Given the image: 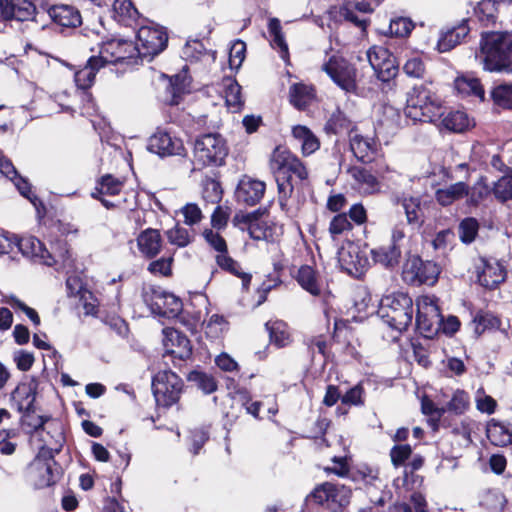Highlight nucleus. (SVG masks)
Segmentation results:
<instances>
[{
    "label": "nucleus",
    "mask_w": 512,
    "mask_h": 512,
    "mask_svg": "<svg viewBox=\"0 0 512 512\" xmlns=\"http://www.w3.org/2000/svg\"><path fill=\"white\" fill-rule=\"evenodd\" d=\"M246 45L242 41H236L229 53V63L231 67H239L245 58Z\"/></svg>",
    "instance_id": "338daca9"
},
{
    "label": "nucleus",
    "mask_w": 512,
    "mask_h": 512,
    "mask_svg": "<svg viewBox=\"0 0 512 512\" xmlns=\"http://www.w3.org/2000/svg\"><path fill=\"white\" fill-rule=\"evenodd\" d=\"M173 259L169 258H160L151 262L148 266V270L153 274H159L162 276H168L171 274V264Z\"/></svg>",
    "instance_id": "774afa93"
},
{
    "label": "nucleus",
    "mask_w": 512,
    "mask_h": 512,
    "mask_svg": "<svg viewBox=\"0 0 512 512\" xmlns=\"http://www.w3.org/2000/svg\"><path fill=\"white\" fill-rule=\"evenodd\" d=\"M295 279L305 291L313 296H322L327 301L330 293H324L322 281L313 267L309 265L301 266L297 270Z\"/></svg>",
    "instance_id": "aec40b11"
},
{
    "label": "nucleus",
    "mask_w": 512,
    "mask_h": 512,
    "mask_svg": "<svg viewBox=\"0 0 512 512\" xmlns=\"http://www.w3.org/2000/svg\"><path fill=\"white\" fill-rule=\"evenodd\" d=\"M491 194V187L487 184L485 176H481L472 186L468 185V193L466 197V203L468 206L476 207L488 195Z\"/></svg>",
    "instance_id": "58836bf2"
},
{
    "label": "nucleus",
    "mask_w": 512,
    "mask_h": 512,
    "mask_svg": "<svg viewBox=\"0 0 512 512\" xmlns=\"http://www.w3.org/2000/svg\"><path fill=\"white\" fill-rule=\"evenodd\" d=\"M350 497L351 490L346 486L325 482L315 487L306 500L332 512H339L349 504Z\"/></svg>",
    "instance_id": "423d86ee"
},
{
    "label": "nucleus",
    "mask_w": 512,
    "mask_h": 512,
    "mask_svg": "<svg viewBox=\"0 0 512 512\" xmlns=\"http://www.w3.org/2000/svg\"><path fill=\"white\" fill-rule=\"evenodd\" d=\"M396 203H401L406 220L409 225L420 228L424 223V215L421 209V199L416 196H407L400 199L396 197Z\"/></svg>",
    "instance_id": "c85d7f7f"
},
{
    "label": "nucleus",
    "mask_w": 512,
    "mask_h": 512,
    "mask_svg": "<svg viewBox=\"0 0 512 512\" xmlns=\"http://www.w3.org/2000/svg\"><path fill=\"white\" fill-rule=\"evenodd\" d=\"M314 98L312 87L305 84H294L290 88V101L298 109H305Z\"/></svg>",
    "instance_id": "ea45409f"
},
{
    "label": "nucleus",
    "mask_w": 512,
    "mask_h": 512,
    "mask_svg": "<svg viewBox=\"0 0 512 512\" xmlns=\"http://www.w3.org/2000/svg\"><path fill=\"white\" fill-rule=\"evenodd\" d=\"M348 174L353 180V187L362 195H375L381 192L380 181L375 172L361 166H352L348 169Z\"/></svg>",
    "instance_id": "a211bd4d"
},
{
    "label": "nucleus",
    "mask_w": 512,
    "mask_h": 512,
    "mask_svg": "<svg viewBox=\"0 0 512 512\" xmlns=\"http://www.w3.org/2000/svg\"><path fill=\"white\" fill-rule=\"evenodd\" d=\"M499 5L498 0H481L475 7V14L482 22L492 21L496 16Z\"/></svg>",
    "instance_id": "8fccbe9b"
},
{
    "label": "nucleus",
    "mask_w": 512,
    "mask_h": 512,
    "mask_svg": "<svg viewBox=\"0 0 512 512\" xmlns=\"http://www.w3.org/2000/svg\"><path fill=\"white\" fill-rule=\"evenodd\" d=\"M338 261L341 268L354 277H359L369 264L365 253L353 242H348L339 249Z\"/></svg>",
    "instance_id": "4468645a"
},
{
    "label": "nucleus",
    "mask_w": 512,
    "mask_h": 512,
    "mask_svg": "<svg viewBox=\"0 0 512 512\" xmlns=\"http://www.w3.org/2000/svg\"><path fill=\"white\" fill-rule=\"evenodd\" d=\"M497 403L491 396L486 395L482 390L477 391L476 407L482 413L492 414L495 412Z\"/></svg>",
    "instance_id": "680f3d73"
},
{
    "label": "nucleus",
    "mask_w": 512,
    "mask_h": 512,
    "mask_svg": "<svg viewBox=\"0 0 512 512\" xmlns=\"http://www.w3.org/2000/svg\"><path fill=\"white\" fill-rule=\"evenodd\" d=\"M352 229V224L348 220L347 214L340 213L335 215L329 225V233L333 238L348 232Z\"/></svg>",
    "instance_id": "5fc2aeb1"
},
{
    "label": "nucleus",
    "mask_w": 512,
    "mask_h": 512,
    "mask_svg": "<svg viewBox=\"0 0 512 512\" xmlns=\"http://www.w3.org/2000/svg\"><path fill=\"white\" fill-rule=\"evenodd\" d=\"M51 19L58 25L75 28L82 22L79 11L69 5H55L49 9Z\"/></svg>",
    "instance_id": "bb28decb"
},
{
    "label": "nucleus",
    "mask_w": 512,
    "mask_h": 512,
    "mask_svg": "<svg viewBox=\"0 0 512 512\" xmlns=\"http://www.w3.org/2000/svg\"><path fill=\"white\" fill-rule=\"evenodd\" d=\"M220 87V92L225 98L226 105L234 112L238 111L243 104L240 85L235 79L226 77L222 80Z\"/></svg>",
    "instance_id": "72a5a7b5"
},
{
    "label": "nucleus",
    "mask_w": 512,
    "mask_h": 512,
    "mask_svg": "<svg viewBox=\"0 0 512 512\" xmlns=\"http://www.w3.org/2000/svg\"><path fill=\"white\" fill-rule=\"evenodd\" d=\"M491 194L499 203L512 201V167H507L505 174L493 183Z\"/></svg>",
    "instance_id": "e433bc0d"
},
{
    "label": "nucleus",
    "mask_w": 512,
    "mask_h": 512,
    "mask_svg": "<svg viewBox=\"0 0 512 512\" xmlns=\"http://www.w3.org/2000/svg\"><path fill=\"white\" fill-rule=\"evenodd\" d=\"M143 298L151 311L159 316L175 317L182 310L181 300L171 293L151 289V292H144Z\"/></svg>",
    "instance_id": "f8f14e48"
},
{
    "label": "nucleus",
    "mask_w": 512,
    "mask_h": 512,
    "mask_svg": "<svg viewBox=\"0 0 512 512\" xmlns=\"http://www.w3.org/2000/svg\"><path fill=\"white\" fill-rule=\"evenodd\" d=\"M486 434L489 441L495 446L512 444V426L492 419L488 422Z\"/></svg>",
    "instance_id": "c756f323"
},
{
    "label": "nucleus",
    "mask_w": 512,
    "mask_h": 512,
    "mask_svg": "<svg viewBox=\"0 0 512 512\" xmlns=\"http://www.w3.org/2000/svg\"><path fill=\"white\" fill-rule=\"evenodd\" d=\"M469 27L466 21H462L456 26L446 27L442 30L438 40V50L440 52H447L453 49L456 45L460 44L462 40L468 35Z\"/></svg>",
    "instance_id": "4be33fe9"
},
{
    "label": "nucleus",
    "mask_w": 512,
    "mask_h": 512,
    "mask_svg": "<svg viewBox=\"0 0 512 512\" xmlns=\"http://www.w3.org/2000/svg\"><path fill=\"white\" fill-rule=\"evenodd\" d=\"M479 223L473 217L463 219L458 227L460 240L463 243H471L478 234Z\"/></svg>",
    "instance_id": "de8ad7c7"
},
{
    "label": "nucleus",
    "mask_w": 512,
    "mask_h": 512,
    "mask_svg": "<svg viewBox=\"0 0 512 512\" xmlns=\"http://www.w3.org/2000/svg\"><path fill=\"white\" fill-rule=\"evenodd\" d=\"M137 246L141 254L147 258H154L162 247V237L157 229L148 228L137 237Z\"/></svg>",
    "instance_id": "5701e85b"
},
{
    "label": "nucleus",
    "mask_w": 512,
    "mask_h": 512,
    "mask_svg": "<svg viewBox=\"0 0 512 512\" xmlns=\"http://www.w3.org/2000/svg\"><path fill=\"white\" fill-rule=\"evenodd\" d=\"M188 380L194 383L205 394H210L217 389L215 379L206 373L193 371L188 375Z\"/></svg>",
    "instance_id": "49530a36"
},
{
    "label": "nucleus",
    "mask_w": 512,
    "mask_h": 512,
    "mask_svg": "<svg viewBox=\"0 0 512 512\" xmlns=\"http://www.w3.org/2000/svg\"><path fill=\"white\" fill-rule=\"evenodd\" d=\"M471 432L472 427L468 421H462L460 424L455 425L451 431L453 444L459 448H467L472 443Z\"/></svg>",
    "instance_id": "37998d69"
},
{
    "label": "nucleus",
    "mask_w": 512,
    "mask_h": 512,
    "mask_svg": "<svg viewBox=\"0 0 512 512\" xmlns=\"http://www.w3.org/2000/svg\"><path fill=\"white\" fill-rule=\"evenodd\" d=\"M234 221L244 222L251 238L254 240H266L272 238V228L264 221L257 219L253 214L236 215Z\"/></svg>",
    "instance_id": "cd10ccee"
},
{
    "label": "nucleus",
    "mask_w": 512,
    "mask_h": 512,
    "mask_svg": "<svg viewBox=\"0 0 512 512\" xmlns=\"http://www.w3.org/2000/svg\"><path fill=\"white\" fill-rule=\"evenodd\" d=\"M202 197L207 203L217 204L222 198L220 183L212 178H206L202 182Z\"/></svg>",
    "instance_id": "a18cd8bd"
},
{
    "label": "nucleus",
    "mask_w": 512,
    "mask_h": 512,
    "mask_svg": "<svg viewBox=\"0 0 512 512\" xmlns=\"http://www.w3.org/2000/svg\"><path fill=\"white\" fill-rule=\"evenodd\" d=\"M167 239L170 244L179 248L188 246L194 239V234L188 229L176 225L166 232Z\"/></svg>",
    "instance_id": "79ce46f5"
},
{
    "label": "nucleus",
    "mask_w": 512,
    "mask_h": 512,
    "mask_svg": "<svg viewBox=\"0 0 512 512\" xmlns=\"http://www.w3.org/2000/svg\"><path fill=\"white\" fill-rule=\"evenodd\" d=\"M270 169L275 175L280 193V203L283 207L282 199L293 191V178L300 182L307 180L308 170L295 155L281 147L274 149L270 158Z\"/></svg>",
    "instance_id": "f257e3e1"
},
{
    "label": "nucleus",
    "mask_w": 512,
    "mask_h": 512,
    "mask_svg": "<svg viewBox=\"0 0 512 512\" xmlns=\"http://www.w3.org/2000/svg\"><path fill=\"white\" fill-rule=\"evenodd\" d=\"M371 255L376 263L387 268L395 267L399 264L401 249L399 245H385L371 250Z\"/></svg>",
    "instance_id": "473e14b6"
},
{
    "label": "nucleus",
    "mask_w": 512,
    "mask_h": 512,
    "mask_svg": "<svg viewBox=\"0 0 512 512\" xmlns=\"http://www.w3.org/2000/svg\"><path fill=\"white\" fill-rule=\"evenodd\" d=\"M322 70L342 90L353 93L357 89V70L345 58L332 55L323 63Z\"/></svg>",
    "instance_id": "6e6552de"
},
{
    "label": "nucleus",
    "mask_w": 512,
    "mask_h": 512,
    "mask_svg": "<svg viewBox=\"0 0 512 512\" xmlns=\"http://www.w3.org/2000/svg\"><path fill=\"white\" fill-rule=\"evenodd\" d=\"M163 345L165 352L179 360H186L192 354L190 340L180 331L174 328L163 329Z\"/></svg>",
    "instance_id": "2eb2a0df"
},
{
    "label": "nucleus",
    "mask_w": 512,
    "mask_h": 512,
    "mask_svg": "<svg viewBox=\"0 0 512 512\" xmlns=\"http://www.w3.org/2000/svg\"><path fill=\"white\" fill-rule=\"evenodd\" d=\"M411 447L407 444L396 445L390 451L391 461L394 466L402 465L411 455Z\"/></svg>",
    "instance_id": "e2e57ef3"
},
{
    "label": "nucleus",
    "mask_w": 512,
    "mask_h": 512,
    "mask_svg": "<svg viewBox=\"0 0 512 512\" xmlns=\"http://www.w3.org/2000/svg\"><path fill=\"white\" fill-rule=\"evenodd\" d=\"M350 149L354 156L363 163L371 161V154L376 151V143L372 138L364 137L356 131L349 135Z\"/></svg>",
    "instance_id": "393cba45"
},
{
    "label": "nucleus",
    "mask_w": 512,
    "mask_h": 512,
    "mask_svg": "<svg viewBox=\"0 0 512 512\" xmlns=\"http://www.w3.org/2000/svg\"><path fill=\"white\" fill-rule=\"evenodd\" d=\"M438 274L439 269L434 263H424L416 256L409 258L403 267V277L411 284H433Z\"/></svg>",
    "instance_id": "ddd939ff"
},
{
    "label": "nucleus",
    "mask_w": 512,
    "mask_h": 512,
    "mask_svg": "<svg viewBox=\"0 0 512 512\" xmlns=\"http://www.w3.org/2000/svg\"><path fill=\"white\" fill-rule=\"evenodd\" d=\"M504 280L503 269L498 265L486 264L478 275L479 283L489 289L494 288Z\"/></svg>",
    "instance_id": "a19ab883"
},
{
    "label": "nucleus",
    "mask_w": 512,
    "mask_h": 512,
    "mask_svg": "<svg viewBox=\"0 0 512 512\" xmlns=\"http://www.w3.org/2000/svg\"><path fill=\"white\" fill-rule=\"evenodd\" d=\"M414 29V23L406 17H397L390 21L389 32L392 36L407 37Z\"/></svg>",
    "instance_id": "3c124183"
},
{
    "label": "nucleus",
    "mask_w": 512,
    "mask_h": 512,
    "mask_svg": "<svg viewBox=\"0 0 512 512\" xmlns=\"http://www.w3.org/2000/svg\"><path fill=\"white\" fill-rule=\"evenodd\" d=\"M470 398L464 390H456L447 404V410L455 414H463L469 407Z\"/></svg>",
    "instance_id": "603ef678"
},
{
    "label": "nucleus",
    "mask_w": 512,
    "mask_h": 512,
    "mask_svg": "<svg viewBox=\"0 0 512 512\" xmlns=\"http://www.w3.org/2000/svg\"><path fill=\"white\" fill-rule=\"evenodd\" d=\"M416 326L426 338H432L441 330L442 315L433 297L422 296L417 300Z\"/></svg>",
    "instance_id": "1a4fd4ad"
},
{
    "label": "nucleus",
    "mask_w": 512,
    "mask_h": 512,
    "mask_svg": "<svg viewBox=\"0 0 512 512\" xmlns=\"http://www.w3.org/2000/svg\"><path fill=\"white\" fill-rule=\"evenodd\" d=\"M123 183L111 175H105L99 182L98 192L102 195H117L122 190Z\"/></svg>",
    "instance_id": "6e6d98bb"
},
{
    "label": "nucleus",
    "mask_w": 512,
    "mask_h": 512,
    "mask_svg": "<svg viewBox=\"0 0 512 512\" xmlns=\"http://www.w3.org/2000/svg\"><path fill=\"white\" fill-rule=\"evenodd\" d=\"M490 98L498 109L512 110V83L501 82L495 84L490 90Z\"/></svg>",
    "instance_id": "c9c22d12"
},
{
    "label": "nucleus",
    "mask_w": 512,
    "mask_h": 512,
    "mask_svg": "<svg viewBox=\"0 0 512 512\" xmlns=\"http://www.w3.org/2000/svg\"><path fill=\"white\" fill-rule=\"evenodd\" d=\"M483 68L489 72H510L512 64V33L486 32L482 34Z\"/></svg>",
    "instance_id": "f03ea898"
},
{
    "label": "nucleus",
    "mask_w": 512,
    "mask_h": 512,
    "mask_svg": "<svg viewBox=\"0 0 512 512\" xmlns=\"http://www.w3.org/2000/svg\"><path fill=\"white\" fill-rule=\"evenodd\" d=\"M382 487V481L378 477L372 476L365 480V492L372 504L380 506L384 504Z\"/></svg>",
    "instance_id": "09e8293b"
},
{
    "label": "nucleus",
    "mask_w": 512,
    "mask_h": 512,
    "mask_svg": "<svg viewBox=\"0 0 512 512\" xmlns=\"http://www.w3.org/2000/svg\"><path fill=\"white\" fill-rule=\"evenodd\" d=\"M366 55L373 70L392 56L390 52L382 46L371 47Z\"/></svg>",
    "instance_id": "13d9d810"
},
{
    "label": "nucleus",
    "mask_w": 512,
    "mask_h": 512,
    "mask_svg": "<svg viewBox=\"0 0 512 512\" xmlns=\"http://www.w3.org/2000/svg\"><path fill=\"white\" fill-rule=\"evenodd\" d=\"M228 155L224 138L216 133L204 134L194 144L195 160L203 166H220Z\"/></svg>",
    "instance_id": "39448f33"
},
{
    "label": "nucleus",
    "mask_w": 512,
    "mask_h": 512,
    "mask_svg": "<svg viewBox=\"0 0 512 512\" xmlns=\"http://www.w3.org/2000/svg\"><path fill=\"white\" fill-rule=\"evenodd\" d=\"M12 399L17 401L19 412L30 413L34 411L35 392L30 385H18L12 392Z\"/></svg>",
    "instance_id": "4c0bfd02"
},
{
    "label": "nucleus",
    "mask_w": 512,
    "mask_h": 512,
    "mask_svg": "<svg viewBox=\"0 0 512 512\" xmlns=\"http://www.w3.org/2000/svg\"><path fill=\"white\" fill-rule=\"evenodd\" d=\"M183 382L170 370L159 371L152 381V390L158 405L169 407L179 400Z\"/></svg>",
    "instance_id": "0eeeda50"
},
{
    "label": "nucleus",
    "mask_w": 512,
    "mask_h": 512,
    "mask_svg": "<svg viewBox=\"0 0 512 512\" xmlns=\"http://www.w3.org/2000/svg\"><path fill=\"white\" fill-rule=\"evenodd\" d=\"M467 193L468 184L463 181H459L437 189L435 191L434 197L440 206L447 207L452 205L454 202L465 198Z\"/></svg>",
    "instance_id": "a878e982"
},
{
    "label": "nucleus",
    "mask_w": 512,
    "mask_h": 512,
    "mask_svg": "<svg viewBox=\"0 0 512 512\" xmlns=\"http://www.w3.org/2000/svg\"><path fill=\"white\" fill-rule=\"evenodd\" d=\"M265 189L266 185L263 181L244 177L237 186L235 197L238 203L254 206L263 198Z\"/></svg>",
    "instance_id": "dca6fc26"
},
{
    "label": "nucleus",
    "mask_w": 512,
    "mask_h": 512,
    "mask_svg": "<svg viewBox=\"0 0 512 512\" xmlns=\"http://www.w3.org/2000/svg\"><path fill=\"white\" fill-rule=\"evenodd\" d=\"M364 390L361 384H357L348 390L342 397L341 401L345 405H362L363 404V396Z\"/></svg>",
    "instance_id": "69168bd1"
},
{
    "label": "nucleus",
    "mask_w": 512,
    "mask_h": 512,
    "mask_svg": "<svg viewBox=\"0 0 512 512\" xmlns=\"http://www.w3.org/2000/svg\"><path fill=\"white\" fill-rule=\"evenodd\" d=\"M203 237L206 242L218 253L227 252V244L225 239L216 231L212 229H205Z\"/></svg>",
    "instance_id": "052dcab7"
},
{
    "label": "nucleus",
    "mask_w": 512,
    "mask_h": 512,
    "mask_svg": "<svg viewBox=\"0 0 512 512\" xmlns=\"http://www.w3.org/2000/svg\"><path fill=\"white\" fill-rule=\"evenodd\" d=\"M400 113L392 106H383L382 117L379 119L380 125L388 129L397 128L400 125Z\"/></svg>",
    "instance_id": "4d7b16f0"
},
{
    "label": "nucleus",
    "mask_w": 512,
    "mask_h": 512,
    "mask_svg": "<svg viewBox=\"0 0 512 512\" xmlns=\"http://www.w3.org/2000/svg\"><path fill=\"white\" fill-rule=\"evenodd\" d=\"M374 172L380 181V188L382 185L389 189L397 188L404 180V174L384 158L374 160Z\"/></svg>",
    "instance_id": "412c9836"
},
{
    "label": "nucleus",
    "mask_w": 512,
    "mask_h": 512,
    "mask_svg": "<svg viewBox=\"0 0 512 512\" xmlns=\"http://www.w3.org/2000/svg\"><path fill=\"white\" fill-rule=\"evenodd\" d=\"M35 10L34 4L29 0H0V16L4 20H31Z\"/></svg>",
    "instance_id": "6ab92c4d"
},
{
    "label": "nucleus",
    "mask_w": 512,
    "mask_h": 512,
    "mask_svg": "<svg viewBox=\"0 0 512 512\" xmlns=\"http://www.w3.org/2000/svg\"><path fill=\"white\" fill-rule=\"evenodd\" d=\"M379 315L391 328L401 332L413 319V301L404 293H396L381 300Z\"/></svg>",
    "instance_id": "20e7f679"
},
{
    "label": "nucleus",
    "mask_w": 512,
    "mask_h": 512,
    "mask_svg": "<svg viewBox=\"0 0 512 512\" xmlns=\"http://www.w3.org/2000/svg\"><path fill=\"white\" fill-rule=\"evenodd\" d=\"M454 85L461 94L477 97L480 101L485 100V90L478 78L462 75L455 79Z\"/></svg>",
    "instance_id": "f704fd0d"
},
{
    "label": "nucleus",
    "mask_w": 512,
    "mask_h": 512,
    "mask_svg": "<svg viewBox=\"0 0 512 512\" xmlns=\"http://www.w3.org/2000/svg\"><path fill=\"white\" fill-rule=\"evenodd\" d=\"M98 59H101L102 64H116L125 61H130L137 55V47L132 41L122 39H111L104 42L99 50Z\"/></svg>",
    "instance_id": "9b49d317"
},
{
    "label": "nucleus",
    "mask_w": 512,
    "mask_h": 512,
    "mask_svg": "<svg viewBox=\"0 0 512 512\" xmlns=\"http://www.w3.org/2000/svg\"><path fill=\"white\" fill-rule=\"evenodd\" d=\"M148 148L160 156L181 155L184 151L182 141L166 131L155 132L149 139Z\"/></svg>",
    "instance_id": "f3484780"
},
{
    "label": "nucleus",
    "mask_w": 512,
    "mask_h": 512,
    "mask_svg": "<svg viewBox=\"0 0 512 512\" xmlns=\"http://www.w3.org/2000/svg\"><path fill=\"white\" fill-rule=\"evenodd\" d=\"M102 67L104 65L101 59H98L97 56L90 57L87 64L75 73L74 78L77 87L83 90L90 88L94 83L97 72Z\"/></svg>",
    "instance_id": "7c9ffc66"
},
{
    "label": "nucleus",
    "mask_w": 512,
    "mask_h": 512,
    "mask_svg": "<svg viewBox=\"0 0 512 512\" xmlns=\"http://www.w3.org/2000/svg\"><path fill=\"white\" fill-rule=\"evenodd\" d=\"M374 72L379 80L382 82H389L398 73V66L393 56L383 62L379 67L374 69Z\"/></svg>",
    "instance_id": "864d4df0"
},
{
    "label": "nucleus",
    "mask_w": 512,
    "mask_h": 512,
    "mask_svg": "<svg viewBox=\"0 0 512 512\" xmlns=\"http://www.w3.org/2000/svg\"><path fill=\"white\" fill-rule=\"evenodd\" d=\"M405 115L416 121L436 122L443 116L440 97L431 84H420L412 88L407 98Z\"/></svg>",
    "instance_id": "7ed1b4c3"
},
{
    "label": "nucleus",
    "mask_w": 512,
    "mask_h": 512,
    "mask_svg": "<svg viewBox=\"0 0 512 512\" xmlns=\"http://www.w3.org/2000/svg\"><path fill=\"white\" fill-rule=\"evenodd\" d=\"M5 302L13 308H18L24 312L36 326L40 324V317L38 313L33 308L27 306L24 302L19 300L17 297L13 295L7 296Z\"/></svg>",
    "instance_id": "bf43d9fd"
},
{
    "label": "nucleus",
    "mask_w": 512,
    "mask_h": 512,
    "mask_svg": "<svg viewBox=\"0 0 512 512\" xmlns=\"http://www.w3.org/2000/svg\"><path fill=\"white\" fill-rule=\"evenodd\" d=\"M18 246L24 255L39 258L48 266H52L56 263L54 256L45 248L43 243L35 237L21 239Z\"/></svg>",
    "instance_id": "b1692460"
},
{
    "label": "nucleus",
    "mask_w": 512,
    "mask_h": 512,
    "mask_svg": "<svg viewBox=\"0 0 512 512\" xmlns=\"http://www.w3.org/2000/svg\"><path fill=\"white\" fill-rule=\"evenodd\" d=\"M440 125L442 128L455 133H461L470 128L473 123L464 111H450L447 114L443 111Z\"/></svg>",
    "instance_id": "2f4dec72"
},
{
    "label": "nucleus",
    "mask_w": 512,
    "mask_h": 512,
    "mask_svg": "<svg viewBox=\"0 0 512 512\" xmlns=\"http://www.w3.org/2000/svg\"><path fill=\"white\" fill-rule=\"evenodd\" d=\"M266 328L269 332L270 340L277 347H284L289 342V333L286 324L283 322H268Z\"/></svg>",
    "instance_id": "c03bdc74"
},
{
    "label": "nucleus",
    "mask_w": 512,
    "mask_h": 512,
    "mask_svg": "<svg viewBox=\"0 0 512 512\" xmlns=\"http://www.w3.org/2000/svg\"><path fill=\"white\" fill-rule=\"evenodd\" d=\"M167 41V33L162 27L142 26L137 32L135 44L138 57L152 59L165 49Z\"/></svg>",
    "instance_id": "9d476101"
},
{
    "label": "nucleus",
    "mask_w": 512,
    "mask_h": 512,
    "mask_svg": "<svg viewBox=\"0 0 512 512\" xmlns=\"http://www.w3.org/2000/svg\"><path fill=\"white\" fill-rule=\"evenodd\" d=\"M181 212L184 216V222L187 225H195L199 223L202 219V212L200 208L193 203L186 204L182 209Z\"/></svg>",
    "instance_id": "0e129e2a"
}]
</instances>
